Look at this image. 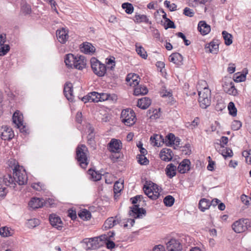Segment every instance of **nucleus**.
Here are the masks:
<instances>
[{"instance_id": "nucleus-1", "label": "nucleus", "mask_w": 251, "mask_h": 251, "mask_svg": "<svg viewBox=\"0 0 251 251\" xmlns=\"http://www.w3.org/2000/svg\"><path fill=\"white\" fill-rule=\"evenodd\" d=\"M19 168V166L14 167L13 176L10 174L4 175L3 181L5 185L15 189L16 186V183L20 185H25L26 183L27 177L25 171H21Z\"/></svg>"}, {"instance_id": "nucleus-2", "label": "nucleus", "mask_w": 251, "mask_h": 251, "mask_svg": "<svg viewBox=\"0 0 251 251\" xmlns=\"http://www.w3.org/2000/svg\"><path fill=\"white\" fill-rule=\"evenodd\" d=\"M143 199L142 195H137L134 197L130 198V200L133 205L130 207V210L129 211V215L134 218H141L145 216L146 214V210L143 208H140V203Z\"/></svg>"}, {"instance_id": "nucleus-3", "label": "nucleus", "mask_w": 251, "mask_h": 251, "mask_svg": "<svg viewBox=\"0 0 251 251\" xmlns=\"http://www.w3.org/2000/svg\"><path fill=\"white\" fill-rule=\"evenodd\" d=\"M87 152L88 149L83 144L78 145L76 149V158L80 167L84 169L86 168L89 163L86 154Z\"/></svg>"}, {"instance_id": "nucleus-4", "label": "nucleus", "mask_w": 251, "mask_h": 251, "mask_svg": "<svg viewBox=\"0 0 251 251\" xmlns=\"http://www.w3.org/2000/svg\"><path fill=\"white\" fill-rule=\"evenodd\" d=\"M90 61L94 73L99 77L104 76L106 72V66L95 57H92Z\"/></svg>"}, {"instance_id": "nucleus-5", "label": "nucleus", "mask_w": 251, "mask_h": 251, "mask_svg": "<svg viewBox=\"0 0 251 251\" xmlns=\"http://www.w3.org/2000/svg\"><path fill=\"white\" fill-rule=\"evenodd\" d=\"M121 121L127 126L133 125L136 121V117L134 111L127 109L122 110L121 114Z\"/></svg>"}, {"instance_id": "nucleus-6", "label": "nucleus", "mask_w": 251, "mask_h": 251, "mask_svg": "<svg viewBox=\"0 0 251 251\" xmlns=\"http://www.w3.org/2000/svg\"><path fill=\"white\" fill-rule=\"evenodd\" d=\"M251 227V222L248 219H241L233 223L232 229L236 233H242Z\"/></svg>"}, {"instance_id": "nucleus-7", "label": "nucleus", "mask_w": 251, "mask_h": 251, "mask_svg": "<svg viewBox=\"0 0 251 251\" xmlns=\"http://www.w3.org/2000/svg\"><path fill=\"white\" fill-rule=\"evenodd\" d=\"M151 186H150L147 184H145L143 187L144 191L146 195L151 200H156L158 199L159 193L158 191H156L155 188L157 189V186L152 183Z\"/></svg>"}, {"instance_id": "nucleus-8", "label": "nucleus", "mask_w": 251, "mask_h": 251, "mask_svg": "<svg viewBox=\"0 0 251 251\" xmlns=\"http://www.w3.org/2000/svg\"><path fill=\"white\" fill-rule=\"evenodd\" d=\"M109 240L108 235L103 234L97 237L85 238L83 240V242L86 243L87 246H89V244L91 245V247H88L89 249H94L95 247H97V244H99V241H104L106 243L107 241H108Z\"/></svg>"}, {"instance_id": "nucleus-9", "label": "nucleus", "mask_w": 251, "mask_h": 251, "mask_svg": "<svg viewBox=\"0 0 251 251\" xmlns=\"http://www.w3.org/2000/svg\"><path fill=\"white\" fill-rule=\"evenodd\" d=\"M108 149L111 152L120 153L122 148V143L119 140L112 139L108 144Z\"/></svg>"}, {"instance_id": "nucleus-10", "label": "nucleus", "mask_w": 251, "mask_h": 251, "mask_svg": "<svg viewBox=\"0 0 251 251\" xmlns=\"http://www.w3.org/2000/svg\"><path fill=\"white\" fill-rule=\"evenodd\" d=\"M49 220L51 225L59 230L63 227V223L60 218L55 214H52L49 217Z\"/></svg>"}, {"instance_id": "nucleus-11", "label": "nucleus", "mask_w": 251, "mask_h": 251, "mask_svg": "<svg viewBox=\"0 0 251 251\" xmlns=\"http://www.w3.org/2000/svg\"><path fill=\"white\" fill-rule=\"evenodd\" d=\"M12 120L14 124H15L16 126L20 128L22 126V128L20 130L22 132H26L25 126H23V116L19 114L18 112H15L12 117Z\"/></svg>"}, {"instance_id": "nucleus-12", "label": "nucleus", "mask_w": 251, "mask_h": 251, "mask_svg": "<svg viewBox=\"0 0 251 251\" xmlns=\"http://www.w3.org/2000/svg\"><path fill=\"white\" fill-rule=\"evenodd\" d=\"M224 91L227 94L235 96L237 90L235 88L234 83L232 81H225L222 85Z\"/></svg>"}, {"instance_id": "nucleus-13", "label": "nucleus", "mask_w": 251, "mask_h": 251, "mask_svg": "<svg viewBox=\"0 0 251 251\" xmlns=\"http://www.w3.org/2000/svg\"><path fill=\"white\" fill-rule=\"evenodd\" d=\"M3 131L0 134L1 138L3 140H10L14 136V133L12 128L7 126H2Z\"/></svg>"}, {"instance_id": "nucleus-14", "label": "nucleus", "mask_w": 251, "mask_h": 251, "mask_svg": "<svg viewBox=\"0 0 251 251\" xmlns=\"http://www.w3.org/2000/svg\"><path fill=\"white\" fill-rule=\"evenodd\" d=\"M166 245L168 251H181L182 246L181 244L175 239H171Z\"/></svg>"}, {"instance_id": "nucleus-15", "label": "nucleus", "mask_w": 251, "mask_h": 251, "mask_svg": "<svg viewBox=\"0 0 251 251\" xmlns=\"http://www.w3.org/2000/svg\"><path fill=\"white\" fill-rule=\"evenodd\" d=\"M76 59L75 60L73 67L79 70L85 68L86 65V59L83 55L76 56Z\"/></svg>"}, {"instance_id": "nucleus-16", "label": "nucleus", "mask_w": 251, "mask_h": 251, "mask_svg": "<svg viewBox=\"0 0 251 251\" xmlns=\"http://www.w3.org/2000/svg\"><path fill=\"white\" fill-rule=\"evenodd\" d=\"M45 203H47V202H46L43 199L32 198L29 201L28 205L35 209L42 207Z\"/></svg>"}, {"instance_id": "nucleus-17", "label": "nucleus", "mask_w": 251, "mask_h": 251, "mask_svg": "<svg viewBox=\"0 0 251 251\" xmlns=\"http://www.w3.org/2000/svg\"><path fill=\"white\" fill-rule=\"evenodd\" d=\"M73 92L72 84L70 82H67L64 85V94L67 100L71 101H72L74 99Z\"/></svg>"}, {"instance_id": "nucleus-18", "label": "nucleus", "mask_w": 251, "mask_h": 251, "mask_svg": "<svg viewBox=\"0 0 251 251\" xmlns=\"http://www.w3.org/2000/svg\"><path fill=\"white\" fill-rule=\"evenodd\" d=\"M173 155L172 150L167 148L163 149L159 154L161 160L168 162L172 160Z\"/></svg>"}, {"instance_id": "nucleus-19", "label": "nucleus", "mask_w": 251, "mask_h": 251, "mask_svg": "<svg viewBox=\"0 0 251 251\" xmlns=\"http://www.w3.org/2000/svg\"><path fill=\"white\" fill-rule=\"evenodd\" d=\"M56 34L58 41L61 44H65L69 37L68 32L64 28L57 30Z\"/></svg>"}, {"instance_id": "nucleus-20", "label": "nucleus", "mask_w": 251, "mask_h": 251, "mask_svg": "<svg viewBox=\"0 0 251 251\" xmlns=\"http://www.w3.org/2000/svg\"><path fill=\"white\" fill-rule=\"evenodd\" d=\"M190 161L189 159H183V161L179 163L177 168L178 172L180 174L186 173L190 169Z\"/></svg>"}, {"instance_id": "nucleus-21", "label": "nucleus", "mask_w": 251, "mask_h": 251, "mask_svg": "<svg viewBox=\"0 0 251 251\" xmlns=\"http://www.w3.org/2000/svg\"><path fill=\"white\" fill-rule=\"evenodd\" d=\"M198 29L202 35H205L210 32L211 28L205 21H201L198 24Z\"/></svg>"}, {"instance_id": "nucleus-22", "label": "nucleus", "mask_w": 251, "mask_h": 251, "mask_svg": "<svg viewBox=\"0 0 251 251\" xmlns=\"http://www.w3.org/2000/svg\"><path fill=\"white\" fill-rule=\"evenodd\" d=\"M169 60L174 64L179 66L182 64L183 56L178 52L172 53L169 56Z\"/></svg>"}, {"instance_id": "nucleus-23", "label": "nucleus", "mask_w": 251, "mask_h": 251, "mask_svg": "<svg viewBox=\"0 0 251 251\" xmlns=\"http://www.w3.org/2000/svg\"><path fill=\"white\" fill-rule=\"evenodd\" d=\"M177 168L173 164H168L165 169V172L167 176L172 178L176 175Z\"/></svg>"}, {"instance_id": "nucleus-24", "label": "nucleus", "mask_w": 251, "mask_h": 251, "mask_svg": "<svg viewBox=\"0 0 251 251\" xmlns=\"http://www.w3.org/2000/svg\"><path fill=\"white\" fill-rule=\"evenodd\" d=\"M151 104V100L147 97L142 98L138 100L137 106L142 109H146Z\"/></svg>"}, {"instance_id": "nucleus-25", "label": "nucleus", "mask_w": 251, "mask_h": 251, "mask_svg": "<svg viewBox=\"0 0 251 251\" xmlns=\"http://www.w3.org/2000/svg\"><path fill=\"white\" fill-rule=\"evenodd\" d=\"M76 56H74L72 53H69L65 55L64 57V62L68 68H72L75 63V59H76Z\"/></svg>"}, {"instance_id": "nucleus-26", "label": "nucleus", "mask_w": 251, "mask_h": 251, "mask_svg": "<svg viewBox=\"0 0 251 251\" xmlns=\"http://www.w3.org/2000/svg\"><path fill=\"white\" fill-rule=\"evenodd\" d=\"M81 50L86 54H90L95 51V48L92 44L89 42H85L83 44Z\"/></svg>"}, {"instance_id": "nucleus-27", "label": "nucleus", "mask_w": 251, "mask_h": 251, "mask_svg": "<svg viewBox=\"0 0 251 251\" xmlns=\"http://www.w3.org/2000/svg\"><path fill=\"white\" fill-rule=\"evenodd\" d=\"M211 205V202H210V201L205 198L201 199L199 203V207L202 212H204L205 210L208 209Z\"/></svg>"}, {"instance_id": "nucleus-28", "label": "nucleus", "mask_w": 251, "mask_h": 251, "mask_svg": "<svg viewBox=\"0 0 251 251\" xmlns=\"http://www.w3.org/2000/svg\"><path fill=\"white\" fill-rule=\"evenodd\" d=\"M148 89L145 86L138 85L135 86L134 90V95L135 96L144 95L148 93Z\"/></svg>"}, {"instance_id": "nucleus-29", "label": "nucleus", "mask_w": 251, "mask_h": 251, "mask_svg": "<svg viewBox=\"0 0 251 251\" xmlns=\"http://www.w3.org/2000/svg\"><path fill=\"white\" fill-rule=\"evenodd\" d=\"M138 76L136 74H128L126 77V81L128 82L130 85L135 86L139 84L138 80Z\"/></svg>"}, {"instance_id": "nucleus-30", "label": "nucleus", "mask_w": 251, "mask_h": 251, "mask_svg": "<svg viewBox=\"0 0 251 251\" xmlns=\"http://www.w3.org/2000/svg\"><path fill=\"white\" fill-rule=\"evenodd\" d=\"M134 21L135 22L137 23L144 22L147 24H151V22H150L149 19L148 18L147 16L145 15L136 14L134 17Z\"/></svg>"}, {"instance_id": "nucleus-31", "label": "nucleus", "mask_w": 251, "mask_h": 251, "mask_svg": "<svg viewBox=\"0 0 251 251\" xmlns=\"http://www.w3.org/2000/svg\"><path fill=\"white\" fill-rule=\"evenodd\" d=\"M209 51L212 53H217L219 50V43L218 41L213 40L209 44L208 47Z\"/></svg>"}, {"instance_id": "nucleus-32", "label": "nucleus", "mask_w": 251, "mask_h": 251, "mask_svg": "<svg viewBox=\"0 0 251 251\" xmlns=\"http://www.w3.org/2000/svg\"><path fill=\"white\" fill-rule=\"evenodd\" d=\"M175 136L173 133H169L165 138L164 143L166 144L167 146H172L175 144Z\"/></svg>"}, {"instance_id": "nucleus-33", "label": "nucleus", "mask_w": 251, "mask_h": 251, "mask_svg": "<svg viewBox=\"0 0 251 251\" xmlns=\"http://www.w3.org/2000/svg\"><path fill=\"white\" fill-rule=\"evenodd\" d=\"M78 216L83 220H89L91 218V212L87 209L81 210L78 213Z\"/></svg>"}, {"instance_id": "nucleus-34", "label": "nucleus", "mask_w": 251, "mask_h": 251, "mask_svg": "<svg viewBox=\"0 0 251 251\" xmlns=\"http://www.w3.org/2000/svg\"><path fill=\"white\" fill-rule=\"evenodd\" d=\"M88 173L90 176V178L93 181H96L99 180L101 178V176L100 174L92 169L88 170Z\"/></svg>"}, {"instance_id": "nucleus-35", "label": "nucleus", "mask_w": 251, "mask_h": 251, "mask_svg": "<svg viewBox=\"0 0 251 251\" xmlns=\"http://www.w3.org/2000/svg\"><path fill=\"white\" fill-rule=\"evenodd\" d=\"M223 38L225 40V43L227 46H229L232 43V36L227 31L224 30L222 32Z\"/></svg>"}, {"instance_id": "nucleus-36", "label": "nucleus", "mask_w": 251, "mask_h": 251, "mask_svg": "<svg viewBox=\"0 0 251 251\" xmlns=\"http://www.w3.org/2000/svg\"><path fill=\"white\" fill-rule=\"evenodd\" d=\"M199 99H202V98H211V92L210 90L207 88H204L203 90L199 91Z\"/></svg>"}, {"instance_id": "nucleus-37", "label": "nucleus", "mask_w": 251, "mask_h": 251, "mask_svg": "<svg viewBox=\"0 0 251 251\" xmlns=\"http://www.w3.org/2000/svg\"><path fill=\"white\" fill-rule=\"evenodd\" d=\"M199 101L200 106L203 109H206L211 103V98H202L199 99Z\"/></svg>"}, {"instance_id": "nucleus-38", "label": "nucleus", "mask_w": 251, "mask_h": 251, "mask_svg": "<svg viewBox=\"0 0 251 251\" xmlns=\"http://www.w3.org/2000/svg\"><path fill=\"white\" fill-rule=\"evenodd\" d=\"M135 46L137 53L143 58L146 59L148 55L145 49L141 46H138L137 43L136 44Z\"/></svg>"}, {"instance_id": "nucleus-39", "label": "nucleus", "mask_w": 251, "mask_h": 251, "mask_svg": "<svg viewBox=\"0 0 251 251\" xmlns=\"http://www.w3.org/2000/svg\"><path fill=\"white\" fill-rule=\"evenodd\" d=\"M12 231L6 226H4L0 228V234L2 237L10 236L12 235Z\"/></svg>"}, {"instance_id": "nucleus-40", "label": "nucleus", "mask_w": 251, "mask_h": 251, "mask_svg": "<svg viewBox=\"0 0 251 251\" xmlns=\"http://www.w3.org/2000/svg\"><path fill=\"white\" fill-rule=\"evenodd\" d=\"M148 112L151 114L150 118L151 119H157L160 117V109L158 110L156 109H150Z\"/></svg>"}, {"instance_id": "nucleus-41", "label": "nucleus", "mask_w": 251, "mask_h": 251, "mask_svg": "<svg viewBox=\"0 0 251 251\" xmlns=\"http://www.w3.org/2000/svg\"><path fill=\"white\" fill-rule=\"evenodd\" d=\"M163 202L166 206L170 207L174 204L175 202V199L173 196L171 195H168L164 198Z\"/></svg>"}, {"instance_id": "nucleus-42", "label": "nucleus", "mask_w": 251, "mask_h": 251, "mask_svg": "<svg viewBox=\"0 0 251 251\" xmlns=\"http://www.w3.org/2000/svg\"><path fill=\"white\" fill-rule=\"evenodd\" d=\"M122 7L125 9V11L127 14H131L134 10V8L132 4L128 2H125L122 4Z\"/></svg>"}, {"instance_id": "nucleus-43", "label": "nucleus", "mask_w": 251, "mask_h": 251, "mask_svg": "<svg viewBox=\"0 0 251 251\" xmlns=\"http://www.w3.org/2000/svg\"><path fill=\"white\" fill-rule=\"evenodd\" d=\"M228 109L229 111V114L230 115L233 117L237 115V109L233 102L231 101L228 103Z\"/></svg>"}, {"instance_id": "nucleus-44", "label": "nucleus", "mask_w": 251, "mask_h": 251, "mask_svg": "<svg viewBox=\"0 0 251 251\" xmlns=\"http://www.w3.org/2000/svg\"><path fill=\"white\" fill-rule=\"evenodd\" d=\"M136 158L138 162L141 165H147L149 163V160L145 157V155H137Z\"/></svg>"}, {"instance_id": "nucleus-45", "label": "nucleus", "mask_w": 251, "mask_h": 251, "mask_svg": "<svg viewBox=\"0 0 251 251\" xmlns=\"http://www.w3.org/2000/svg\"><path fill=\"white\" fill-rule=\"evenodd\" d=\"M91 102H98L100 101L99 97L100 94L99 93L96 92H92L89 93Z\"/></svg>"}, {"instance_id": "nucleus-46", "label": "nucleus", "mask_w": 251, "mask_h": 251, "mask_svg": "<svg viewBox=\"0 0 251 251\" xmlns=\"http://www.w3.org/2000/svg\"><path fill=\"white\" fill-rule=\"evenodd\" d=\"M103 226L105 229L111 228L113 227V217L108 218L104 222Z\"/></svg>"}, {"instance_id": "nucleus-47", "label": "nucleus", "mask_w": 251, "mask_h": 251, "mask_svg": "<svg viewBox=\"0 0 251 251\" xmlns=\"http://www.w3.org/2000/svg\"><path fill=\"white\" fill-rule=\"evenodd\" d=\"M10 47L8 45H0V56L5 55L7 52L9 50Z\"/></svg>"}, {"instance_id": "nucleus-48", "label": "nucleus", "mask_w": 251, "mask_h": 251, "mask_svg": "<svg viewBox=\"0 0 251 251\" xmlns=\"http://www.w3.org/2000/svg\"><path fill=\"white\" fill-rule=\"evenodd\" d=\"M242 126V123L240 121L234 120L232 122L231 127L233 130H238Z\"/></svg>"}, {"instance_id": "nucleus-49", "label": "nucleus", "mask_w": 251, "mask_h": 251, "mask_svg": "<svg viewBox=\"0 0 251 251\" xmlns=\"http://www.w3.org/2000/svg\"><path fill=\"white\" fill-rule=\"evenodd\" d=\"M99 94L100 96H99V99H100V101H103L110 99L113 100L112 97L109 94L101 93H99Z\"/></svg>"}, {"instance_id": "nucleus-50", "label": "nucleus", "mask_w": 251, "mask_h": 251, "mask_svg": "<svg viewBox=\"0 0 251 251\" xmlns=\"http://www.w3.org/2000/svg\"><path fill=\"white\" fill-rule=\"evenodd\" d=\"M222 154L225 158H226L227 157H231L233 156V152L232 150L229 148H226L222 150Z\"/></svg>"}, {"instance_id": "nucleus-51", "label": "nucleus", "mask_w": 251, "mask_h": 251, "mask_svg": "<svg viewBox=\"0 0 251 251\" xmlns=\"http://www.w3.org/2000/svg\"><path fill=\"white\" fill-rule=\"evenodd\" d=\"M123 183L116 181L114 185V192L115 193H119L123 188Z\"/></svg>"}, {"instance_id": "nucleus-52", "label": "nucleus", "mask_w": 251, "mask_h": 251, "mask_svg": "<svg viewBox=\"0 0 251 251\" xmlns=\"http://www.w3.org/2000/svg\"><path fill=\"white\" fill-rule=\"evenodd\" d=\"M158 138H162V135L156 134L153 136L151 137L150 140L152 143H154V146L158 147L161 145L160 143L158 142Z\"/></svg>"}, {"instance_id": "nucleus-53", "label": "nucleus", "mask_w": 251, "mask_h": 251, "mask_svg": "<svg viewBox=\"0 0 251 251\" xmlns=\"http://www.w3.org/2000/svg\"><path fill=\"white\" fill-rule=\"evenodd\" d=\"M176 35L177 37L181 38L183 39V40L184 42V44L186 46H189L191 44L190 41L189 40L186 39L185 35L182 32H177L176 33Z\"/></svg>"}, {"instance_id": "nucleus-54", "label": "nucleus", "mask_w": 251, "mask_h": 251, "mask_svg": "<svg viewBox=\"0 0 251 251\" xmlns=\"http://www.w3.org/2000/svg\"><path fill=\"white\" fill-rule=\"evenodd\" d=\"M243 155L246 157V162L251 165V150L243 152Z\"/></svg>"}, {"instance_id": "nucleus-55", "label": "nucleus", "mask_w": 251, "mask_h": 251, "mask_svg": "<svg viewBox=\"0 0 251 251\" xmlns=\"http://www.w3.org/2000/svg\"><path fill=\"white\" fill-rule=\"evenodd\" d=\"M183 14L189 17H192L194 15L193 10L188 8L185 7L183 10Z\"/></svg>"}, {"instance_id": "nucleus-56", "label": "nucleus", "mask_w": 251, "mask_h": 251, "mask_svg": "<svg viewBox=\"0 0 251 251\" xmlns=\"http://www.w3.org/2000/svg\"><path fill=\"white\" fill-rule=\"evenodd\" d=\"M167 22V24L164 25V28L167 29L169 28H175L176 25L174 24V23L171 21L170 19H167V20L166 21Z\"/></svg>"}, {"instance_id": "nucleus-57", "label": "nucleus", "mask_w": 251, "mask_h": 251, "mask_svg": "<svg viewBox=\"0 0 251 251\" xmlns=\"http://www.w3.org/2000/svg\"><path fill=\"white\" fill-rule=\"evenodd\" d=\"M246 79V75L244 74H240L239 75H237L234 79V81L237 82H240L244 81Z\"/></svg>"}, {"instance_id": "nucleus-58", "label": "nucleus", "mask_w": 251, "mask_h": 251, "mask_svg": "<svg viewBox=\"0 0 251 251\" xmlns=\"http://www.w3.org/2000/svg\"><path fill=\"white\" fill-rule=\"evenodd\" d=\"M39 221L37 219H30L28 221V224L29 227H34L38 225Z\"/></svg>"}, {"instance_id": "nucleus-59", "label": "nucleus", "mask_w": 251, "mask_h": 251, "mask_svg": "<svg viewBox=\"0 0 251 251\" xmlns=\"http://www.w3.org/2000/svg\"><path fill=\"white\" fill-rule=\"evenodd\" d=\"M183 148H184L185 150H182V151L185 154H190L191 153L190 145L189 144H185L183 146Z\"/></svg>"}, {"instance_id": "nucleus-60", "label": "nucleus", "mask_w": 251, "mask_h": 251, "mask_svg": "<svg viewBox=\"0 0 251 251\" xmlns=\"http://www.w3.org/2000/svg\"><path fill=\"white\" fill-rule=\"evenodd\" d=\"M22 10L25 14H30L31 12V8L29 5L25 4L22 6Z\"/></svg>"}, {"instance_id": "nucleus-61", "label": "nucleus", "mask_w": 251, "mask_h": 251, "mask_svg": "<svg viewBox=\"0 0 251 251\" xmlns=\"http://www.w3.org/2000/svg\"><path fill=\"white\" fill-rule=\"evenodd\" d=\"M228 139L226 136H222L220 140L221 147L222 148L224 147V145H226L228 143Z\"/></svg>"}, {"instance_id": "nucleus-62", "label": "nucleus", "mask_w": 251, "mask_h": 251, "mask_svg": "<svg viewBox=\"0 0 251 251\" xmlns=\"http://www.w3.org/2000/svg\"><path fill=\"white\" fill-rule=\"evenodd\" d=\"M82 113L80 111H78L76 113L75 116V121L78 124H81L82 121Z\"/></svg>"}, {"instance_id": "nucleus-63", "label": "nucleus", "mask_w": 251, "mask_h": 251, "mask_svg": "<svg viewBox=\"0 0 251 251\" xmlns=\"http://www.w3.org/2000/svg\"><path fill=\"white\" fill-rule=\"evenodd\" d=\"M105 244H106L107 248L108 249H110V250L113 249L115 247V243L113 241H111L110 240H109L108 241H107V242L105 243Z\"/></svg>"}, {"instance_id": "nucleus-64", "label": "nucleus", "mask_w": 251, "mask_h": 251, "mask_svg": "<svg viewBox=\"0 0 251 251\" xmlns=\"http://www.w3.org/2000/svg\"><path fill=\"white\" fill-rule=\"evenodd\" d=\"M165 248L163 245H158L155 246L153 249L152 251H165Z\"/></svg>"}]
</instances>
